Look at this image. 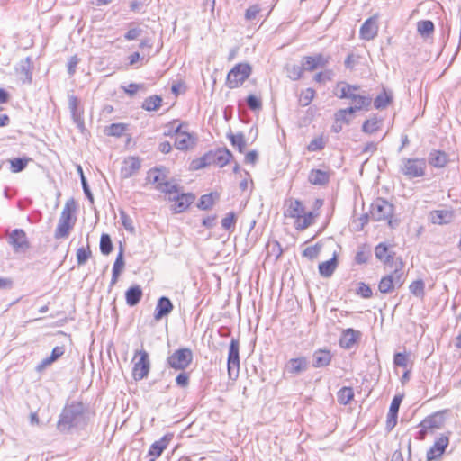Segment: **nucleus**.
<instances>
[{"label": "nucleus", "mask_w": 461, "mask_h": 461, "mask_svg": "<svg viewBox=\"0 0 461 461\" xmlns=\"http://www.w3.org/2000/svg\"><path fill=\"white\" fill-rule=\"evenodd\" d=\"M77 203L74 199H69L65 203L61 212L59 224L55 230V238H65L68 235L70 229L73 227L76 218Z\"/></svg>", "instance_id": "f257e3e1"}, {"label": "nucleus", "mask_w": 461, "mask_h": 461, "mask_svg": "<svg viewBox=\"0 0 461 461\" xmlns=\"http://www.w3.org/2000/svg\"><path fill=\"white\" fill-rule=\"evenodd\" d=\"M405 281L403 264L401 260L395 262L394 270L382 277L378 289L382 294L391 293L394 288L401 287Z\"/></svg>", "instance_id": "f03ea898"}, {"label": "nucleus", "mask_w": 461, "mask_h": 461, "mask_svg": "<svg viewBox=\"0 0 461 461\" xmlns=\"http://www.w3.org/2000/svg\"><path fill=\"white\" fill-rule=\"evenodd\" d=\"M427 162L425 158H403L400 164V172L406 177L411 179L416 177H422L425 176Z\"/></svg>", "instance_id": "7ed1b4c3"}, {"label": "nucleus", "mask_w": 461, "mask_h": 461, "mask_svg": "<svg viewBox=\"0 0 461 461\" xmlns=\"http://www.w3.org/2000/svg\"><path fill=\"white\" fill-rule=\"evenodd\" d=\"M84 406L81 402L73 403L67 407L61 414L60 420L58 423V428L60 430H65L78 423L79 417L82 415Z\"/></svg>", "instance_id": "20e7f679"}, {"label": "nucleus", "mask_w": 461, "mask_h": 461, "mask_svg": "<svg viewBox=\"0 0 461 461\" xmlns=\"http://www.w3.org/2000/svg\"><path fill=\"white\" fill-rule=\"evenodd\" d=\"M446 412L447 410L436 411L430 416L425 418L420 424V429L418 432L417 438L423 440L429 431L442 428L445 423Z\"/></svg>", "instance_id": "39448f33"}, {"label": "nucleus", "mask_w": 461, "mask_h": 461, "mask_svg": "<svg viewBox=\"0 0 461 461\" xmlns=\"http://www.w3.org/2000/svg\"><path fill=\"white\" fill-rule=\"evenodd\" d=\"M194 358L193 352L188 348H182L174 351L167 358L169 367L175 370H185L192 363Z\"/></svg>", "instance_id": "423d86ee"}, {"label": "nucleus", "mask_w": 461, "mask_h": 461, "mask_svg": "<svg viewBox=\"0 0 461 461\" xmlns=\"http://www.w3.org/2000/svg\"><path fill=\"white\" fill-rule=\"evenodd\" d=\"M251 67L248 63H239L227 75L226 85L230 88H237L250 76Z\"/></svg>", "instance_id": "0eeeda50"}, {"label": "nucleus", "mask_w": 461, "mask_h": 461, "mask_svg": "<svg viewBox=\"0 0 461 461\" xmlns=\"http://www.w3.org/2000/svg\"><path fill=\"white\" fill-rule=\"evenodd\" d=\"M240 343L236 339H232L230 343L228 353V375L230 379L236 380L240 373Z\"/></svg>", "instance_id": "6e6552de"}, {"label": "nucleus", "mask_w": 461, "mask_h": 461, "mask_svg": "<svg viewBox=\"0 0 461 461\" xmlns=\"http://www.w3.org/2000/svg\"><path fill=\"white\" fill-rule=\"evenodd\" d=\"M393 212V206L384 199L378 198L371 205L370 214L375 221L389 220Z\"/></svg>", "instance_id": "1a4fd4ad"}, {"label": "nucleus", "mask_w": 461, "mask_h": 461, "mask_svg": "<svg viewBox=\"0 0 461 461\" xmlns=\"http://www.w3.org/2000/svg\"><path fill=\"white\" fill-rule=\"evenodd\" d=\"M137 356H139L140 358L134 363L133 377L138 381L147 377L150 369V362L149 354L143 349L137 351L135 357Z\"/></svg>", "instance_id": "9d476101"}, {"label": "nucleus", "mask_w": 461, "mask_h": 461, "mask_svg": "<svg viewBox=\"0 0 461 461\" xmlns=\"http://www.w3.org/2000/svg\"><path fill=\"white\" fill-rule=\"evenodd\" d=\"M182 125L179 124L175 130L176 134L175 147L180 150H186L195 145L196 138L194 135L190 134L181 130Z\"/></svg>", "instance_id": "9b49d317"}, {"label": "nucleus", "mask_w": 461, "mask_h": 461, "mask_svg": "<svg viewBox=\"0 0 461 461\" xmlns=\"http://www.w3.org/2000/svg\"><path fill=\"white\" fill-rule=\"evenodd\" d=\"M378 15L375 14L365 21L359 30L360 38L365 41H371L377 36L378 33Z\"/></svg>", "instance_id": "f8f14e48"}, {"label": "nucleus", "mask_w": 461, "mask_h": 461, "mask_svg": "<svg viewBox=\"0 0 461 461\" xmlns=\"http://www.w3.org/2000/svg\"><path fill=\"white\" fill-rule=\"evenodd\" d=\"M8 240L15 251L25 250L29 247L26 234L20 229L13 230L8 237Z\"/></svg>", "instance_id": "ddd939ff"}, {"label": "nucleus", "mask_w": 461, "mask_h": 461, "mask_svg": "<svg viewBox=\"0 0 461 461\" xmlns=\"http://www.w3.org/2000/svg\"><path fill=\"white\" fill-rule=\"evenodd\" d=\"M448 442V438L443 435L437 438L433 446L427 452V460L431 461L440 457L445 452Z\"/></svg>", "instance_id": "4468645a"}, {"label": "nucleus", "mask_w": 461, "mask_h": 461, "mask_svg": "<svg viewBox=\"0 0 461 461\" xmlns=\"http://www.w3.org/2000/svg\"><path fill=\"white\" fill-rule=\"evenodd\" d=\"M308 368V361L305 357L291 358L285 365V371L290 375H296Z\"/></svg>", "instance_id": "2eb2a0df"}, {"label": "nucleus", "mask_w": 461, "mask_h": 461, "mask_svg": "<svg viewBox=\"0 0 461 461\" xmlns=\"http://www.w3.org/2000/svg\"><path fill=\"white\" fill-rule=\"evenodd\" d=\"M173 435L167 434L159 440L155 441L149 447V456H152L150 461H154L159 457L163 451L167 447L169 442L172 440Z\"/></svg>", "instance_id": "dca6fc26"}, {"label": "nucleus", "mask_w": 461, "mask_h": 461, "mask_svg": "<svg viewBox=\"0 0 461 461\" xmlns=\"http://www.w3.org/2000/svg\"><path fill=\"white\" fill-rule=\"evenodd\" d=\"M173 303L168 297L162 296L158 299L154 319L158 321L163 317L168 315L173 311Z\"/></svg>", "instance_id": "f3484780"}, {"label": "nucleus", "mask_w": 461, "mask_h": 461, "mask_svg": "<svg viewBox=\"0 0 461 461\" xmlns=\"http://www.w3.org/2000/svg\"><path fill=\"white\" fill-rule=\"evenodd\" d=\"M170 200L176 201L175 211L181 212L186 210L189 205L194 201L195 196L193 194H176V195L169 197Z\"/></svg>", "instance_id": "a211bd4d"}, {"label": "nucleus", "mask_w": 461, "mask_h": 461, "mask_svg": "<svg viewBox=\"0 0 461 461\" xmlns=\"http://www.w3.org/2000/svg\"><path fill=\"white\" fill-rule=\"evenodd\" d=\"M348 99H351L354 103L353 106H350L355 112L360 111L363 108L370 106L372 98L367 95H362L356 94V91H351Z\"/></svg>", "instance_id": "6ab92c4d"}, {"label": "nucleus", "mask_w": 461, "mask_h": 461, "mask_svg": "<svg viewBox=\"0 0 461 461\" xmlns=\"http://www.w3.org/2000/svg\"><path fill=\"white\" fill-rule=\"evenodd\" d=\"M430 220L432 223L438 225L449 223L453 220V212L447 209L433 211Z\"/></svg>", "instance_id": "aec40b11"}, {"label": "nucleus", "mask_w": 461, "mask_h": 461, "mask_svg": "<svg viewBox=\"0 0 461 461\" xmlns=\"http://www.w3.org/2000/svg\"><path fill=\"white\" fill-rule=\"evenodd\" d=\"M140 167V161L138 158L130 157L126 158L122 167V175L124 177L131 176Z\"/></svg>", "instance_id": "412c9836"}, {"label": "nucleus", "mask_w": 461, "mask_h": 461, "mask_svg": "<svg viewBox=\"0 0 461 461\" xmlns=\"http://www.w3.org/2000/svg\"><path fill=\"white\" fill-rule=\"evenodd\" d=\"M167 177V172L165 168H152L147 174V181L155 185V187L166 181Z\"/></svg>", "instance_id": "4be33fe9"}, {"label": "nucleus", "mask_w": 461, "mask_h": 461, "mask_svg": "<svg viewBox=\"0 0 461 461\" xmlns=\"http://www.w3.org/2000/svg\"><path fill=\"white\" fill-rule=\"evenodd\" d=\"M308 180L311 184L315 185H324L330 180L328 172L321 169H312L308 176Z\"/></svg>", "instance_id": "5701e85b"}, {"label": "nucleus", "mask_w": 461, "mask_h": 461, "mask_svg": "<svg viewBox=\"0 0 461 461\" xmlns=\"http://www.w3.org/2000/svg\"><path fill=\"white\" fill-rule=\"evenodd\" d=\"M338 266V260H337V255L336 253L333 254L332 258L330 260L321 262L319 265V272L321 276L324 277H330L334 273L335 269Z\"/></svg>", "instance_id": "b1692460"}, {"label": "nucleus", "mask_w": 461, "mask_h": 461, "mask_svg": "<svg viewBox=\"0 0 461 461\" xmlns=\"http://www.w3.org/2000/svg\"><path fill=\"white\" fill-rule=\"evenodd\" d=\"M359 332L353 329H347L343 331L341 338L339 339V345L343 348H350L356 343Z\"/></svg>", "instance_id": "393cba45"}, {"label": "nucleus", "mask_w": 461, "mask_h": 461, "mask_svg": "<svg viewBox=\"0 0 461 461\" xmlns=\"http://www.w3.org/2000/svg\"><path fill=\"white\" fill-rule=\"evenodd\" d=\"M331 361V354L325 349H319L313 354V366L323 367L327 366Z\"/></svg>", "instance_id": "a878e982"}, {"label": "nucleus", "mask_w": 461, "mask_h": 461, "mask_svg": "<svg viewBox=\"0 0 461 461\" xmlns=\"http://www.w3.org/2000/svg\"><path fill=\"white\" fill-rule=\"evenodd\" d=\"M428 160L429 164L435 167H443L447 163V155L444 151L432 150Z\"/></svg>", "instance_id": "bb28decb"}, {"label": "nucleus", "mask_w": 461, "mask_h": 461, "mask_svg": "<svg viewBox=\"0 0 461 461\" xmlns=\"http://www.w3.org/2000/svg\"><path fill=\"white\" fill-rule=\"evenodd\" d=\"M304 212V207L299 200L290 199L287 209L285 212V216L297 219Z\"/></svg>", "instance_id": "cd10ccee"}, {"label": "nucleus", "mask_w": 461, "mask_h": 461, "mask_svg": "<svg viewBox=\"0 0 461 461\" xmlns=\"http://www.w3.org/2000/svg\"><path fill=\"white\" fill-rule=\"evenodd\" d=\"M142 297V290L139 285L130 287L125 294L126 303L130 306H135Z\"/></svg>", "instance_id": "c85d7f7f"}, {"label": "nucleus", "mask_w": 461, "mask_h": 461, "mask_svg": "<svg viewBox=\"0 0 461 461\" xmlns=\"http://www.w3.org/2000/svg\"><path fill=\"white\" fill-rule=\"evenodd\" d=\"M358 89V86L339 82L336 86L334 94L340 99H348L351 91H357Z\"/></svg>", "instance_id": "c756f323"}, {"label": "nucleus", "mask_w": 461, "mask_h": 461, "mask_svg": "<svg viewBox=\"0 0 461 461\" xmlns=\"http://www.w3.org/2000/svg\"><path fill=\"white\" fill-rule=\"evenodd\" d=\"M156 189L160 193L169 194L170 196H174L176 194L180 193V188L178 185L174 180H169L168 176L167 177L166 181H164L159 185L156 186Z\"/></svg>", "instance_id": "7c9ffc66"}, {"label": "nucleus", "mask_w": 461, "mask_h": 461, "mask_svg": "<svg viewBox=\"0 0 461 461\" xmlns=\"http://www.w3.org/2000/svg\"><path fill=\"white\" fill-rule=\"evenodd\" d=\"M375 257L383 261L385 265L393 261V253L389 251L388 247L384 243H379L375 249Z\"/></svg>", "instance_id": "2f4dec72"}, {"label": "nucleus", "mask_w": 461, "mask_h": 461, "mask_svg": "<svg viewBox=\"0 0 461 461\" xmlns=\"http://www.w3.org/2000/svg\"><path fill=\"white\" fill-rule=\"evenodd\" d=\"M124 267V260H123V248L121 245L120 251L117 255L115 262L113 267V276H112V284H115L117 282L118 276L120 273L122 271Z\"/></svg>", "instance_id": "473e14b6"}, {"label": "nucleus", "mask_w": 461, "mask_h": 461, "mask_svg": "<svg viewBox=\"0 0 461 461\" xmlns=\"http://www.w3.org/2000/svg\"><path fill=\"white\" fill-rule=\"evenodd\" d=\"M69 108L71 111L72 117L77 123V127L80 129L81 131H84L85 125H84V118L82 114H77V99L74 96H71L69 98Z\"/></svg>", "instance_id": "72a5a7b5"}, {"label": "nucleus", "mask_w": 461, "mask_h": 461, "mask_svg": "<svg viewBox=\"0 0 461 461\" xmlns=\"http://www.w3.org/2000/svg\"><path fill=\"white\" fill-rule=\"evenodd\" d=\"M314 215L313 212H303L296 219L295 221V228L298 230H303L307 229L309 226H311L313 223Z\"/></svg>", "instance_id": "f704fd0d"}, {"label": "nucleus", "mask_w": 461, "mask_h": 461, "mask_svg": "<svg viewBox=\"0 0 461 461\" xmlns=\"http://www.w3.org/2000/svg\"><path fill=\"white\" fill-rule=\"evenodd\" d=\"M162 103V98L158 95H152L145 99L142 104V108L146 111L158 110Z\"/></svg>", "instance_id": "c9c22d12"}, {"label": "nucleus", "mask_w": 461, "mask_h": 461, "mask_svg": "<svg viewBox=\"0 0 461 461\" xmlns=\"http://www.w3.org/2000/svg\"><path fill=\"white\" fill-rule=\"evenodd\" d=\"M355 113L356 112L350 107L346 109H339L335 113V121L348 124L351 121L350 116Z\"/></svg>", "instance_id": "e433bc0d"}, {"label": "nucleus", "mask_w": 461, "mask_h": 461, "mask_svg": "<svg viewBox=\"0 0 461 461\" xmlns=\"http://www.w3.org/2000/svg\"><path fill=\"white\" fill-rule=\"evenodd\" d=\"M417 30L423 37H429L434 31V24L429 20L420 21L417 23Z\"/></svg>", "instance_id": "4c0bfd02"}, {"label": "nucleus", "mask_w": 461, "mask_h": 461, "mask_svg": "<svg viewBox=\"0 0 461 461\" xmlns=\"http://www.w3.org/2000/svg\"><path fill=\"white\" fill-rule=\"evenodd\" d=\"M338 401L339 403L341 404H348L354 397V392H353V389L351 387H342L339 392H338Z\"/></svg>", "instance_id": "58836bf2"}, {"label": "nucleus", "mask_w": 461, "mask_h": 461, "mask_svg": "<svg viewBox=\"0 0 461 461\" xmlns=\"http://www.w3.org/2000/svg\"><path fill=\"white\" fill-rule=\"evenodd\" d=\"M231 158L232 154L228 149H219L215 154V163L222 167L229 163Z\"/></svg>", "instance_id": "ea45409f"}, {"label": "nucleus", "mask_w": 461, "mask_h": 461, "mask_svg": "<svg viewBox=\"0 0 461 461\" xmlns=\"http://www.w3.org/2000/svg\"><path fill=\"white\" fill-rule=\"evenodd\" d=\"M303 64L301 66L294 64L286 67L287 77L294 81L303 77Z\"/></svg>", "instance_id": "a19ab883"}, {"label": "nucleus", "mask_w": 461, "mask_h": 461, "mask_svg": "<svg viewBox=\"0 0 461 461\" xmlns=\"http://www.w3.org/2000/svg\"><path fill=\"white\" fill-rule=\"evenodd\" d=\"M379 128L380 122L375 117L365 121L362 125V131L368 134L375 132Z\"/></svg>", "instance_id": "79ce46f5"}, {"label": "nucleus", "mask_w": 461, "mask_h": 461, "mask_svg": "<svg viewBox=\"0 0 461 461\" xmlns=\"http://www.w3.org/2000/svg\"><path fill=\"white\" fill-rule=\"evenodd\" d=\"M409 289L413 295L422 297L424 295L425 284L420 279L416 280L410 285Z\"/></svg>", "instance_id": "37998d69"}, {"label": "nucleus", "mask_w": 461, "mask_h": 461, "mask_svg": "<svg viewBox=\"0 0 461 461\" xmlns=\"http://www.w3.org/2000/svg\"><path fill=\"white\" fill-rule=\"evenodd\" d=\"M100 250L104 255H108L113 250V243L108 234L101 236Z\"/></svg>", "instance_id": "c03bdc74"}, {"label": "nucleus", "mask_w": 461, "mask_h": 461, "mask_svg": "<svg viewBox=\"0 0 461 461\" xmlns=\"http://www.w3.org/2000/svg\"><path fill=\"white\" fill-rule=\"evenodd\" d=\"M231 144L238 148V150L242 153L243 149L246 147V141L244 139L243 134L238 133V134H231L229 136Z\"/></svg>", "instance_id": "a18cd8bd"}, {"label": "nucleus", "mask_w": 461, "mask_h": 461, "mask_svg": "<svg viewBox=\"0 0 461 461\" xmlns=\"http://www.w3.org/2000/svg\"><path fill=\"white\" fill-rule=\"evenodd\" d=\"M126 130V125L123 123H113L106 130L107 135L120 137Z\"/></svg>", "instance_id": "49530a36"}, {"label": "nucleus", "mask_w": 461, "mask_h": 461, "mask_svg": "<svg viewBox=\"0 0 461 461\" xmlns=\"http://www.w3.org/2000/svg\"><path fill=\"white\" fill-rule=\"evenodd\" d=\"M315 95V91L309 87L305 90H303L302 93H301V95H300V104L302 106H307L311 104V102L312 101L313 97Z\"/></svg>", "instance_id": "de8ad7c7"}, {"label": "nucleus", "mask_w": 461, "mask_h": 461, "mask_svg": "<svg viewBox=\"0 0 461 461\" xmlns=\"http://www.w3.org/2000/svg\"><path fill=\"white\" fill-rule=\"evenodd\" d=\"M28 161V158H14L10 160L11 171L14 173L23 171L27 166Z\"/></svg>", "instance_id": "09e8293b"}, {"label": "nucleus", "mask_w": 461, "mask_h": 461, "mask_svg": "<svg viewBox=\"0 0 461 461\" xmlns=\"http://www.w3.org/2000/svg\"><path fill=\"white\" fill-rule=\"evenodd\" d=\"M390 103V97L386 93H382L377 95L374 101V105L376 109H382L388 105Z\"/></svg>", "instance_id": "8fccbe9b"}, {"label": "nucleus", "mask_w": 461, "mask_h": 461, "mask_svg": "<svg viewBox=\"0 0 461 461\" xmlns=\"http://www.w3.org/2000/svg\"><path fill=\"white\" fill-rule=\"evenodd\" d=\"M325 146V142L323 140V138L322 137H317L315 139H313L312 140H311V142L309 143L307 149L309 151H318V150H321Z\"/></svg>", "instance_id": "3c124183"}, {"label": "nucleus", "mask_w": 461, "mask_h": 461, "mask_svg": "<svg viewBox=\"0 0 461 461\" xmlns=\"http://www.w3.org/2000/svg\"><path fill=\"white\" fill-rule=\"evenodd\" d=\"M247 104L252 111H258L262 108V102L260 98L256 95H250L247 98Z\"/></svg>", "instance_id": "603ef678"}, {"label": "nucleus", "mask_w": 461, "mask_h": 461, "mask_svg": "<svg viewBox=\"0 0 461 461\" xmlns=\"http://www.w3.org/2000/svg\"><path fill=\"white\" fill-rule=\"evenodd\" d=\"M213 203L214 201L212 194H204L200 198L198 207L202 210H208L212 206Z\"/></svg>", "instance_id": "864d4df0"}, {"label": "nucleus", "mask_w": 461, "mask_h": 461, "mask_svg": "<svg viewBox=\"0 0 461 461\" xmlns=\"http://www.w3.org/2000/svg\"><path fill=\"white\" fill-rule=\"evenodd\" d=\"M236 222V216L234 212H229L222 220L221 226L224 230H230L234 227Z\"/></svg>", "instance_id": "5fc2aeb1"}, {"label": "nucleus", "mask_w": 461, "mask_h": 461, "mask_svg": "<svg viewBox=\"0 0 461 461\" xmlns=\"http://www.w3.org/2000/svg\"><path fill=\"white\" fill-rule=\"evenodd\" d=\"M120 218H121V221H122V224L124 227V229L126 230L130 231L131 233H133L135 229H134L133 222H132V220L131 219V217L128 216L125 212H122L120 213Z\"/></svg>", "instance_id": "6e6d98bb"}, {"label": "nucleus", "mask_w": 461, "mask_h": 461, "mask_svg": "<svg viewBox=\"0 0 461 461\" xmlns=\"http://www.w3.org/2000/svg\"><path fill=\"white\" fill-rule=\"evenodd\" d=\"M334 73L332 70H325L320 73H317L314 76V80L318 83H325L327 81L332 80Z\"/></svg>", "instance_id": "4d7b16f0"}, {"label": "nucleus", "mask_w": 461, "mask_h": 461, "mask_svg": "<svg viewBox=\"0 0 461 461\" xmlns=\"http://www.w3.org/2000/svg\"><path fill=\"white\" fill-rule=\"evenodd\" d=\"M321 251V246L319 244H315L313 246L307 247L303 255L310 259L315 258Z\"/></svg>", "instance_id": "13d9d810"}, {"label": "nucleus", "mask_w": 461, "mask_h": 461, "mask_svg": "<svg viewBox=\"0 0 461 461\" xmlns=\"http://www.w3.org/2000/svg\"><path fill=\"white\" fill-rule=\"evenodd\" d=\"M302 64L304 70L313 71L318 68V66L315 63L312 56H305L303 58Z\"/></svg>", "instance_id": "bf43d9fd"}, {"label": "nucleus", "mask_w": 461, "mask_h": 461, "mask_svg": "<svg viewBox=\"0 0 461 461\" xmlns=\"http://www.w3.org/2000/svg\"><path fill=\"white\" fill-rule=\"evenodd\" d=\"M402 400V395H395L391 402L389 412L393 415H398L399 408Z\"/></svg>", "instance_id": "052dcab7"}, {"label": "nucleus", "mask_w": 461, "mask_h": 461, "mask_svg": "<svg viewBox=\"0 0 461 461\" xmlns=\"http://www.w3.org/2000/svg\"><path fill=\"white\" fill-rule=\"evenodd\" d=\"M393 363L397 366L407 367L408 356L405 353H396L393 357Z\"/></svg>", "instance_id": "680f3d73"}, {"label": "nucleus", "mask_w": 461, "mask_h": 461, "mask_svg": "<svg viewBox=\"0 0 461 461\" xmlns=\"http://www.w3.org/2000/svg\"><path fill=\"white\" fill-rule=\"evenodd\" d=\"M357 294L362 296L363 298H370L373 294L372 289L369 285H366L365 283H360L358 289L357 291Z\"/></svg>", "instance_id": "e2e57ef3"}, {"label": "nucleus", "mask_w": 461, "mask_h": 461, "mask_svg": "<svg viewBox=\"0 0 461 461\" xmlns=\"http://www.w3.org/2000/svg\"><path fill=\"white\" fill-rule=\"evenodd\" d=\"M190 376L187 373H180L176 377V383L179 387L185 388L189 384Z\"/></svg>", "instance_id": "0e129e2a"}, {"label": "nucleus", "mask_w": 461, "mask_h": 461, "mask_svg": "<svg viewBox=\"0 0 461 461\" xmlns=\"http://www.w3.org/2000/svg\"><path fill=\"white\" fill-rule=\"evenodd\" d=\"M64 353V350L62 348L56 347L53 348L51 356L49 358H46L44 360V364H50L51 362L55 361L57 358H59L60 356H62Z\"/></svg>", "instance_id": "69168bd1"}, {"label": "nucleus", "mask_w": 461, "mask_h": 461, "mask_svg": "<svg viewBox=\"0 0 461 461\" xmlns=\"http://www.w3.org/2000/svg\"><path fill=\"white\" fill-rule=\"evenodd\" d=\"M142 32V30L140 28H132L130 29L124 35V38L127 41H132L137 39Z\"/></svg>", "instance_id": "338daca9"}, {"label": "nucleus", "mask_w": 461, "mask_h": 461, "mask_svg": "<svg viewBox=\"0 0 461 461\" xmlns=\"http://www.w3.org/2000/svg\"><path fill=\"white\" fill-rule=\"evenodd\" d=\"M318 68H324L330 61V58L322 54L312 56Z\"/></svg>", "instance_id": "774afa93"}]
</instances>
